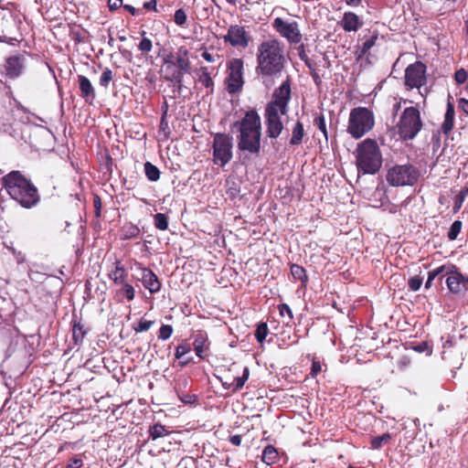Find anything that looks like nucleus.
<instances>
[{
	"mask_svg": "<svg viewBox=\"0 0 468 468\" xmlns=\"http://www.w3.org/2000/svg\"><path fill=\"white\" fill-rule=\"evenodd\" d=\"M80 96L89 104H92L96 99V91L90 80L83 75H78Z\"/></svg>",
	"mask_w": 468,
	"mask_h": 468,
	"instance_id": "nucleus-22",
	"label": "nucleus"
},
{
	"mask_svg": "<svg viewBox=\"0 0 468 468\" xmlns=\"http://www.w3.org/2000/svg\"><path fill=\"white\" fill-rule=\"evenodd\" d=\"M175 23L180 27H184L186 23V14L183 8H179L176 11L174 16Z\"/></svg>",
	"mask_w": 468,
	"mask_h": 468,
	"instance_id": "nucleus-50",
	"label": "nucleus"
},
{
	"mask_svg": "<svg viewBox=\"0 0 468 468\" xmlns=\"http://www.w3.org/2000/svg\"><path fill=\"white\" fill-rule=\"evenodd\" d=\"M113 77L114 74L112 70L109 68H105L100 78V85L107 89L110 82L113 80Z\"/></svg>",
	"mask_w": 468,
	"mask_h": 468,
	"instance_id": "nucleus-44",
	"label": "nucleus"
},
{
	"mask_svg": "<svg viewBox=\"0 0 468 468\" xmlns=\"http://www.w3.org/2000/svg\"><path fill=\"white\" fill-rule=\"evenodd\" d=\"M358 173L375 175L382 166V154L377 142L367 138L359 143L354 152Z\"/></svg>",
	"mask_w": 468,
	"mask_h": 468,
	"instance_id": "nucleus-6",
	"label": "nucleus"
},
{
	"mask_svg": "<svg viewBox=\"0 0 468 468\" xmlns=\"http://www.w3.org/2000/svg\"><path fill=\"white\" fill-rule=\"evenodd\" d=\"M458 107L468 115V100L464 98H460L458 100Z\"/></svg>",
	"mask_w": 468,
	"mask_h": 468,
	"instance_id": "nucleus-58",
	"label": "nucleus"
},
{
	"mask_svg": "<svg viewBox=\"0 0 468 468\" xmlns=\"http://www.w3.org/2000/svg\"><path fill=\"white\" fill-rule=\"evenodd\" d=\"M174 333V328L171 324H163L158 331V339L160 340H167L169 339Z\"/></svg>",
	"mask_w": 468,
	"mask_h": 468,
	"instance_id": "nucleus-45",
	"label": "nucleus"
},
{
	"mask_svg": "<svg viewBox=\"0 0 468 468\" xmlns=\"http://www.w3.org/2000/svg\"><path fill=\"white\" fill-rule=\"evenodd\" d=\"M291 98V80L287 78L286 80L273 90L271 100L267 103L265 109L287 114Z\"/></svg>",
	"mask_w": 468,
	"mask_h": 468,
	"instance_id": "nucleus-12",
	"label": "nucleus"
},
{
	"mask_svg": "<svg viewBox=\"0 0 468 468\" xmlns=\"http://www.w3.org/2000/svg\"><path fill=\"white\" fill-rule=\"evenodd\" d=\"M374 125L373 112L367 107L359 106L351 110L346 131L354 139H359L370 132Z\"/></svg>",
	"mask_w": 468,
	"mask_h": 468,
	"instance_id": "nucleus-8",
	"label": "nucleus"
},
{
	"mask_svg": "<svg viewBox=\"0 0 468 468\" xmlns=\"http://www.w3.org/2000/svg\"><path fill=\"white\" fill-rule=\"evenodd\" d=\"M229 441L235 446H239L241 444V436L239 434L232 435L229 437Z\"/></svg>",
	"mask_w": 468,
	"mask_h": 468,
	"instance_id": "nucleus-61",
	"label": "nucleus"
},
{
	"mask_svg": "<svg viewBox=\"0 0 468 468\" xmlns=\"http://www.w3.org/2000/svg\"><path fill=\"white\" fill-rule=\"evenodd\" d=\"M305 66L309 69L310 75L316 86H320L322 83V77L318 72V63L312 58L304 62Z\"/></svg>",
	"mask_w": 468,
	"mask_h": 468,
	"instance_id": "nucleus-33",
	"label": "nucleus"
},
{
	"mask_svg": "<svg viewBox=\"0 0 468 468\" xmlns=\"http://www.w3.org/2000/svg\"><path fill=\"white\" fill-rule=\"evenodd\" d=\"M426 65L421 61L410 64L405 69L404 85L408 90L420 89L426 83Z\"/></svg>",
	"mask_w": 468,
	"mask_h": 468,
	"instance_id": "nucleus-13",
	"label": "nucleus"
},
{
	"mask_svg": "<svg viewBox=\"0 0 468 468\" xmlns=\"http://www.w3.org/2000/svg\"><path fill=\"white\" fill-rule=\"evenodd\" d=\"M280 460L277 449L272 445L266 446L261 454V461L267 465L276 463Z\"/></svg>",
	"mask_w": 468,
	"mask_h": 468,
	"instance_id": "nucleus-28",
	"label": "nucleus"
},
{
	"mask_svg": "<svg viewBox=\"0 0 468 468\" xmlns=\"http://www.w3.org/2000/svg\"><path fill=\"white\" fill-rule=\"evenodd\" d=\"M392 436L390 433L386 432L380 436L372 437L370 441L371 448L374 450H379L383 445L389 443Z\"/></svg>",
	"mask_w": 468,
	"mask_h": 468,
	"instance_id": "nucleus-35",
	"label": "nucleus"
},
{
	"mask_svg": "<svg viewBox=\"0 0 468 468\" xmlns=\"http://www.w3.org/2000/svg\"><path fill=\"white\" fill-rule=\"evenodd\" d=\"M114 286L116 288L112 291L113 298L118 303H123L124 300L127 302H132L134 300L135 289L128 281Z\"/></svg>",
	"mask_w": 468,
	"mask_h": 468,
	"instance_id": "nucleus-24",
	"label": "nucleus"
},
{
	"mask_svg": "<svg viewBox=\"0 0 468 468\" xmlns=\"http://www.w3.org/2000/svg\"><path fill=\"white\" fill-rule=\"evenodd\" d=\"M314 124L321 131L325 141L328 139V133L325 123V118L322 113H314Z\"/></svg>",
	"mask_w": 468,
	"mask_h": 468,
	"instance_id": "nucleus-37",
	"label": "nucleus"
},
{
	"mask_svg": "<svg viewBox=\"0 0 468 468\" xmlns=\"http://www.w3.org/2000/svg\"><path fill=\"white\" fill-rule=\"evenodd\" d=\"M450 271V264H443L432 271H430L428 272V275L430 276L431 280H434L435 278L440 276V280L443 278V275H447L448 271Z\"/></svg>",
	"mask_w": 468,
	"mask_h": 468,
	"instance_id": "nucleus-41",
	"label": "nucleus"
},
{
	"mask_svg": "<svg viewBox=\"0 0 468 468\" xmlns=\"http://www.w3.org/2000/svg\"><path fill=\"white\" fill-rule=\"evenodd\" d=\"M136 265L142 271L140 281L144 287L152 294L158 292L161 290L162 283L157 275L150 268L143 266L140 262H136Z\"/></svg>",
	"mask_w": 468,
	"mask_h": 468,
	"instance_id": "nucleus-18",
	"label": "nucleus"
},
{
	"mask_svg": "<svg viewBox=\"0 0 468 468\" xmlns=\"http://www.w3.org/2000/svg\"><path fill=\"white\" fill-rule=\"evenodd\" d=\"M141 233L140 229L133 223H125L121 229L122 239L127 240L137 238Z\"/></svg>",
	"mask_w": 468,
	"mask_h": 468,
	"instance_id": "nucleus-31",
	"label": "nucleus"
},
{
	"mask_svg": "<svg viewBox=\"0 0 468 468\" xmlns=\"http://www.w3.org/2000/svg\"><path fill=\"white\" fill-rule=\"evenodd\" d=\"M448 290L455 295L465 292L468 289V277L463 274L454 264H450V271L446 278Z\"/></svg>",
	"mask_w": 468,
	"mask_h": 468,
	"instance_id": "nucleus-16",
	"label": "nucleus"
},
{
	"mask_svg": "<svg viewBox=\"0 0 468 468\" xmlns=\"http://www.w3.org/2000/svg\"><path fill=\"white\" fill-rule=\"evenodd\" d=\"M464 200L465 199L463 197H460L459 195L455 196L454 205H453V211L454 212H457L462 207Z\"/></svg>",
	"mask_w": 468,
	"mask_h": 468,
	"instance_id": "nucleus-57",
	"label": "nucleus"
},
{
	"mask_svg": "<svg viewBox=\"0 0 468 468\" xmlns=\"http://www.w3.org/2000/svg\"><path fill=\"white\" fill-rule=\"evenodd\" d=\"M452 99L451 94H449L444 119L441 125V131L445 136H449L454 128L455 109Z\"/></svg>",
	"mask_w": 468,
	"mask_h": 468,
	"instance_id": "nucleus-23",
	"label": "nucleus"
},
{
	"mask_svg": "<svg viewBox=\"0 0 468 468\" xmlns=\"http://www.w3.org/2000/svg\"><path fill=\"white\" fill-rule=\"evenodd\" d=\"M410 363V360L407 356H402L398 360V366L400 369L406 368Z\"/></svg>",
	"mask_w": 468,
	"mask_h": 468,
	"instance_id": "nucleus-60",
	"label": "nucleus"
},
{
	"mask_svg": "<svg viewBox=\"0 0 468 468\" xmlns=\"http://www.w3.org/2000/svg\"><path fill=\"white\" fill-rule=\"evenodd\" d=\"M337 25L345 32H356L364 25L362 19L354 12H345Z\"/></svg>",
	"mask_w": 468,
	"mask_h": 468,
	"instance_id": "nucleus-21",
	"label": "nucleus"
},
{
	"mask_svg": "<svg viewBox=\"0 0 468 468\" xmlns=\"http://www.w3.org/2000/svg\"><path fill=\"white\" fill-rule=\"evenodd\" d=\"M269 333L268 324L265 322H261L258 324L257 328L255 330V338L260 344H262L265 340L267 335Z\"/></svg>",
	"mask_w": 468,
	"mask_h": 468,
	"instance_id": "nucleus-39",
	"label": "nucleus"
},
{
	"mask_svg": "<svg viewBox=\"0 0 468 468\" xmlns=\"http://www.w3.org/2000/svg\"><path fill=\"white\" fill-rule=\"evenodd\" d=\"M128 271L125 269L122 260L115 259L108 270L107 277L113 285L123 283L128 281Z\"/></svg>",
	"mask_w": 468,
	"mask_h": 468,
	"instance_id": "nucleus-20",
	"label": "nucleus"
},
{
	"mask_svg": "<svg viewBox=\"0 0 468 468\" xmlns=\"http://www.w3.org/2000/svg\"><path fill=\"white\" fill-rule=\"evenodd\" d=\"M283 114L279 112L271 110L264 111V118L266 123V134L270 139H277L283 131V123L282 116Z\"/></svg>",
	"mask_w": 468,
	"mask_h": 468,
	"instance_id": "nucleus-17",
	"label": "nucleus"
},
{
	"mask_svg": "<svg viewBox=\"0 0 468 468\" xmlns=\"http://www.w3.org/2000/svg\"><path fill=\"white\" fill-rule=\"evenodd\" d=\"M296 49L298 56L302 61L305 62L308 59H310V58L306 54L305 46L303 44H301L299 47L296 48Z\"/></svg>",
	"mask_w": 468,
	"mask_h": 468,
	"instance_id": "nucleus-55",
	"label": "nucleus"
},
{
	"mask_svg": "<svg viewBox=\"0 0 468 468\" xmlns=\"http://www.w3.org/2000/svg\"><path fill=\"white\" fill-rule=\"evenodd\" d=\"M421 284L422 278H420V276H413L408 282L409 288L413 292L418 291L420 288Z\"/></svg>",
	"mask_w": 468,
	"mask_h": 468,
	"instance_id": "nucleus-51",
	"label": "nucleus"
},
{
	"mask_svg": "<svg viewBox=\"0 0 468 468\" xmlns=\"http://www.w3.org/2000/svg\"><path fill=\"white\" fill-rule=\"evenodd\" d=\"M244 61L241 58H232L227 64L226 90L229 94L239 92L244 85Z\"/></svg>",
	"mask_w": 468,
	"mask_h": 468,
	"instance_id": "nucleus-11",
	"label": "nucleus"
},
{
	"mask_svg": "<svg viewBox=\"0 0 468 468\" xmlns=\"http://www.w3.org/2000/svg\"><path fill=\"white\" fill-rule=\"evenodd\" d=\"M154 324V321L145 320L142 317L137 324H133V329L135 333H142L148 331Z\"/></svg>",
	"mask_w": 468,
	"mask_h": 468,
	"instance_id": "nucleus-40",
	"label": "nucleus"
},
{
	"mask_svg": "<svg viewBox=\"0 0 468 468\" xmlns=\"http://www.w3.org/2000/svg\"><path fill=\"white\" fill-rule=\"evenodd\" d=\"M197 460L190 456L183 457L176 465V468H196Z\"/></svg>",
	"mask_w": 468,
	"mask_h": 468,
	"instance_id": "nucleus-46",
	"label": "nucleus"
},
{
	"mask_svg": "<svg viewBox=\"0 0 468 468\" xmlns=\"http://www.w3.org/2000/svg\"><path fill=\"white\" fill-rule=\"evenodd\" d=\"M420 176L419 168L411 164L396 165L390 167L386 176L387 182L392 186H412Z\"/></svg>",
	"mask_w": 468,
	"mask_h": 468,
	"instance_id": "nucleus-9",
	"label": "nucleus"
},
{
	"mask_svg": "<svg viewBox=\"0 0 468 468\" xmlns=\"http://www.w3.org/2000/svg\"><path fill=\"white\" fill-rule=\"evenodd\" d=\"M211 343L205 331H197L194 335L193 346L197 356L200 359H206L208 356Z\"/></svg>",
	"mask_w": 468,
	"mask_h": 468,
	"instance_id": "nucleus-19",
	"label": "nucleus"
},
{
	"mask_svg": "<svg viewBox=\"0 0 468 468\" xmlns=\"http://www.w3.org/2000/svg\"><path fill=\"white\" fill-rule=\"evenodd\" d=\"M279 314L281 316H284L287 314L289 316L290 321L293 320V314L290 306L286 303H281L278 305Z\"/></svg>",
	"mask_w": 468,
	"mask_h": 468,
	"instance_id": "nucleus-53",
	"label": "nucleus"
},
{
	"mask_svg": "<svg viewBox=\"0 0 468 468\" xmlns=\"http://www.w3.org/2000/svg\"><path fill=\"white\" fill-rule=\"evenodd\" d=\"M83 465V461L80 457H73L69 460V463L65 468H81Z\"/></svg>",
	"mask_w": 468,
	"mask_h": 468,
	"instance_id": "nucleus-54",
	"label": "nucleus"
},
{
	"mask_svg": "<svg viewBox=\"0 0 468 468\" xmlns=\"http://www.w3.org/2000/svg\"><path fill=\"white\" fill-rule=\"evenodd\" d=\"M149 439L155 441L159 438H163L170 434L169 428L161 424L155 423L154 425L149 428Z\"/></svg>",
	"mask_w": 468,
	"mask_h": 468,
	"instance_id": "nucleus-30",
	"label": "nucleus"
},
{
	"mask_svg": "<svg viewBox=\"0 0 468 468\" xmlns=\"http://www.w3.org/2000/svg\"><path fill=\"white\" fill-rule=\"evenodd\" d=\"M154 227L160 230H165L168 228L167 217L163 213H157L154 216Z\"/></svg>",
	"mask_w": 468,
	"mask_h": 468,
	"instance_id": "nucleus-42",
	"label": "nucleus"
},
{
	"mask_svg": "<svg viewBox=\"0 0 468 468\" xmlns=\"http://www.w3.org/2000/svg\"><path fill=\"white\" fill-rule=\"evenodd\" d=\"M231 129L239 132L237 137L239 151L259 154L261 151V120L256 110L245 112L244 117L232 123Z\"/></svg>",
	"mask_w": 468,
	"mask_h": 468,
	"instance_id": "nucleus-2",
	"label": "nucleus"
},
{
	"mask_svg": "<svg viewBox=\"0 0 468 468\" xmlns=\"http://www.w3.org/2000/svg\"><path fill=\"white\" fill-rule=\"evenodd\" d=\"M378 36L379 34L378 30L371 32L370 37L366 39L362 46L358 48V50L356 51V60L362 59L364 56L369 52V50L376 45Z\"/></svg>",
	"mask_w": 468,
	"mask_h": 468,
	"instance_id": "nucleus-26",
	"label": "nucleus"
},
{
	"mask_svg": "<svg viewBox=\"0 0 468 468\" xmlns=\"http://www.w3.org/2000/svg\"><path fill=\"white\" fill-rule=\"evenodd\" d=\"M256 73L261 78H277L286 66L284 44L277 38H269L259 44L256 53Z\"/></svg>",
	"mask_w": 468,
	"mask_h": 468,
	"instance_id": "nucleus-1",
	"label": "nucleus"
},
{
	"mask_svg": "<svg viewBox=\"0 0 468 468\" xmlns=\"http://www.w3.org/2000/svg\"><path fill=\"white\" fill-rule=\"evenodd\" d=\"M201 56L207 62H214L215 61L214 56L211 53L207 52V51H204Z\"/></svg>",
	"mask_w": 468,
	"mask_h": 468,
	"instance_id": "nucleus-62",
	"label": "nucleus"
},
{
	"mask_svg": "<svg viewBox=\"0 0 468 468\" xmlns=\"http://www.w3.org/2000/svg\"><path fill=\"white\" fill-rule=\"evenodd\" d=\"M323 370V365L319 359L314 357L312 360V367L310 375L313 378H315Z\"/></svg>",
	"mask_w": 468,
	"mask_h": 468,
	"instance_id": "nucleus-48",
	"label": "nucleus"
},
{
	"mask_svg": "<svg viewBox=\"0 0 468 468\" xmlns=\"http://www.w3.org/2000/svg\"><path fill=\"white\" fill-rule=\"evenodd\" d=\"M1 182L10 197L25 208H31L40 201L37 188L20 171H11Z\"/></svg>",
	"mask_w": 468,
	"mask_h": 468,
	"instance_id": "nucleus-3",
	"label": "nucleus"
},
{
	"mask_svg": "<svg viewBox=\"0 0 468 468\" xmlns=\"http://www.w3.org/2000/svg\"><path fill=\"white\" fill-rule=\"evenodd\" d=\"M122 5V0H108V6L111 11L116 10Z\"/></svg>",
	"mask_w": 468,
	"mask_h": 468,
	"instance_id": "nucleus-59",
	"label": "nucleus"
},
{
	"mask_svg": "<svg viewBox=\"0 0 468 468\" xmlns=\"http://www.w3.org/2000/svg\"><path fill=\"white\" fill-rule=\"evenodd\" d=\"M463 228V222L461 220H455L450 227L447 233V237L450 240H455L458 235L461 233Z\"/></svg>",
	"mask_w": 468,
	"mask_h": 468,
	"instance_id": "nucleus-43",
	"label": "nucleus"
},
{
	"mask_svg": "<svg viewBox=\"0 0 468 468\" xmlns=\"http://www.w3.org/2000/svg\"><path fill=\"white\" fill-rule=\"evenodd\" d=\"M144 8L147 11H154L158 13L159 10L157 9V1L156 0H149L144 4Z\"/></svg>",
	"mask_w": 468,
	"mask_h": 468,
	"instance_id": "nucleus-56",
	"label": "nucleus"
},
{
	"mask_svg": "<svg viewBox=\"0 0 468 468\" xmlns=\"http://www.w3.org/2000/svg\"><path fill=\"white\" fill-rule=\"evenodd\" d=\"M212 148L214 163L223 167L233 156V139L225 133H217L214 134Z\"/></svg>",
	"mask_w": 468,
	"mask_h": 468,
	"instance_id": "nucleus-10",
	"label": "nucleus"
},
{
	"mask_svg": "<svg viewBox=\"0 0 468 468\" xmlns=\"http://www.w3.org/2000/svg\"><path fill=\"white\" fill-rule=\"evenodd\" d=\"M191 72L190 51L186 46H181L176 51L163 57L162 77L165 81L173 83L178 90L184 86V76Z\"/></svg>",
	"mask_w": 468,
	"mask_h": 468,
	"instance_id": "nucleus-4",
	"label": "nucleus"
},
{
	"mask_svg": "<svg viewBox=\"0 0 468 468\" xmlns=\"http://www.w3.org/2000/svg\"><path fill=\"white\" fill-rule=\"evenodd\" d=\"M305 135L303 124L301 121H297L292 128V137L290 139V145H300Z\"/></svg>",
	"mask_w": 468,
	"mask_h": 468,
	"instance_id": "nucleus-27",
	"label": "nucleus"
},
{
	"mask_svg": "<svg viewBox=\"0 0 468 468\" xmlns=\"http://www.w3.org/2000/svg\"><path fill=\"white\" fill-rule=\"evenodd\" d=\"M272 27L290 44L295 45L302 41V34L296 21L287 22L282 17H276L272 22Z\"/></svg>",
	"mask_w": 468,
	"mask_h": 468,
	"instance_id": "nucleus-15",
	"label": "nucleus"
},
{
	"mask_svg": "<svg viewBox=\"0 0 468 468\" xmlns=\"http://www.w3.org/2000/svg\"><path fill=\"white\" fill-rule=\"evenodd\" d=\"M468 80V72L465 69L461 68L454 73V80L458 85L463 84Z\"/></svg>",
	"mask_w": 468,
	"mask_h": 468,
	"instance_id": "nucleus-49",
	"label": "nucleus"
},
{
	"mask_svg": "<svg viewBox=\"0 0 468 468\" xmlns=\"http://www.w3.org/2000/svg\"><path fill=\"white\" fill-rule=\"evenodd\" d=\"M144 167L145 176L148 180L152 182H156L159 180L161 173L156 165H153L151 162H146Z\"/></svg>",
	"mask_w": 468,
	"mask_h": 468,
	"instance_id": "nucleus-34",
	"label": "nucleus"
},
{
	"mask_svg": "<svg viewBox=\"0 0 468 468\" xmlns=\"http://www.w3.org/2000/svg\"><path fill=\"white\" fill-rule=\"evenodd\" d=\"M201 74L198 77V81L208 90L207 94L214 92V80L210 76V72L207 67L200 68Z\"/></svg>",
	"mask_w": 468,
	"mask_h": 468,
	"instance_id": "nucleus-29",
	"label": "nucleus"
},
{
	"mask_svg": "<svg viewBox=\"0 0 468 468\" xmlns=\"http://www.w3.org/2000/svg\"><path fill=\"white\" fill-rule=\"evenodd\" d=\"M420 112L417 107H406L396 124L397 133L402 141L413 140L423 128Z\"/></svg>",
	"mask_w": 468,
	"mask_h": 468,
	"instance_id": "nucleus-7",
	"label": "nucleus"
},
{
	"mask_svg": "<svg viewBox=\"0 0 468 468\" xmlns=\"http://www.w3.org/2000/svg\"><path fill=\"white\" fill-rule=\"evenodd\" d=\"M249 376L250 370L248 367H245L241 377H235L232 379L222 381V385L225 388L231 389L232 391H238L243 388L245 382L249 378Z\"/></svg>",
	"mask_w": 468,
	"mask_h": 468,
	"instance_id": "nucleus-25",
	"label": "nucleus"
},
{
	"mask_svg": "<svg viewBox=\"0 0 468 468\" xmlns=\"http://www.w3.org/2000/svg\"><path fill=\"white\" fill-rule=\"evenodd\" d=\"M123 8L125 10H127L133 16H135L137 14V10L133 6H132L130 5H124Z\"/></svg>",
	"mask_w": 468,
	"mask_h": 468,
	"instance_id": "nucleus-64",
	"label": "nucleus"
},
{
	"mask_svg": "<svg viewBox=\"0 0 468 468\" xmlns=\"http://www.w3.org/2000/svg\"><path fill=\"white\" fill-rule=\"evenodd\" d=\"M225 43L233 48L245 49L251 41V36L244 26L230 25L226 35L222 36Z\"/></svg>",
	"mask_w": 468,
	"mask_h": 468,
	"instance_id": "nucleus-14",
	"label": "nucleus"
},
{
	"mask_svg": "<svg viewBox=\"0 0 468 468\" xmlns=\"http://www.w3.org/2000/svg\"><path fill=\"white\" fill-rule=\"evenodd\" d=\"M93 207H94V214L97 218H99L101 215V198L98 194L93 195Z\"/></svg>",
	"mask_w": 468,
	"mask_h": 468,
	"instance_id": "nucleus-52",
	"label": "nucleus"
},
{
	"mask_svg": "<svg viewBox=\"0 0 468 468\" xmlns=\"http://www.w3.org/2000/svg\"><path fill=\"white\" fill-rule=\"evenodd\" d=\"M87 334V330L84 328V325L80 321H74L72 327V338L76 345L82 343L85 335Z\"/></svg>",
	"mask_w": 468,
	"mask_h": 468,
	"instance_id": "nucleus-32",
	"label": "nucleus"
},
{
	"mask_svg": "<svg viewBox=\"0 0 468 468\" xmlns=\"http://www.w3.org/2000/svg\"><path fill=\"white\" fill-rule=\"evenodd\" d=\"M290 269L291 274L294 280L301 281L302 282H305L307 281L306 271L303 267L298 264H292Z\"/></svg>",
	"mask_w": 468,
	"mask_h": 468,
	"instance_id": "nucleus-38",
	"label": "nucleus"
},
{
	"mask_svg": "<svg viewBox=\"0 0 468 468\" xmlns=\"http://www.w3.org/2000/svg\"><path fill=\"white\" fill-rule=\"evenodd\" d=\"M23 40L22 34L18 37H0V63H2V75L9 80L19 78L26 68V57L24 54L16 52L11 54L7 46H16Z\"/></svg>",
	"mask_w": 468,
	"mask_h": 468,
	"instance_id": "nucleus-5",
	"label": "nucleus"
},
{
	"mask_svg": "<svg viewBox=\"0 0 468 468\" xmlns=\"http://www.w3.org/2000/svg\"><path fill=\"white\" fill-rule=\"evenodd\" d=\"M112 163H113V161H112V156H111L110 154H106V164H105V165H106V167H107V170H108V171H111V170H112Z\"/></svg>",
	"mask_w": 468,
	"mask_h": 468,
	"instance_id": "nucleus-63",
	"label": "nucleus"
},
{
	"mask_svg": "<svg viewBox=\"0 0 468 468\" xmlns=\"http://www.w3.org/2000/svg\"><path fill=\"white\" fill-rule=\"evenodd\" d=\"M190 351L191 347L188 344L178 345L176 348L175 356L176 359H182L185 355L188 354Z\"/></svg>",
	"mask_w": 468,
	"mask_h": 468,
	"instance_id": "nucleus-47",
	"label": "nucleus"
},
{
	"mask_svg": "<svg viewBox=\"0 0 468 468\" xmlns=\"http://www.w3.org/2000/svg\"><path fill=\"white\" fill-rule=\"evenodd\" d=\"M142 39L138 44V49L142 52L143 55H147L153 48L152 40L146 36L145 31H142L140 33Z\"/></svg>",
	"mask_w": 468,
	"mask_h": 468,
	"instance_id": "nucleus-36",
	"label": "nucleus"
}]
</instances>
